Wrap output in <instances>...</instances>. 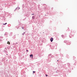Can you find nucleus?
Instances as JSON below:
<instances>
[{
  "label": "nucleus",
  "mask_w": 77,
  "mask_h": 77,
  "mask_svg": "<svg viewBox=\"0 0 77 77\" xmlns=\"http://www.w3.org/2000/svg\"><path fill=\"white\" fill-rule=\"evenodd\" d=\"M27 51H28V50H26V52H27Z\"/></svg>",
  "instance_id": "nucleus-11"
},
{
  "label": "nucleus",
  "mask_w": 77,
  "mask_h": 77,
  "mask_svg": "<svg viewBox=\"0 0 77 77\" xmlns=\"http://www.w3.org/2000/svg\"><path fill=\"white\" fill-rule=\"evenodd\" d=\"M7 24V23H5V24H4L3 25H6V24Z\"/></svg>",
  "instance_id": "nucleus-6"
},
{
  "label": "nucleus",
  "mask_w": 77,
  "mask_h": 77,
  "mask_svg": "<svg viewBox=\"0 0 77 77\" xmlns=\"http://www.w3.org/2000/svg\"><path fill=\"white\" fill-rule=\"evenodd\" d=\"M23 35H24V34H23Z\"/></svg>",
  "instance_id": "nucleus-12"
},
{
  "label": "nucleus",
  "mask_w": 77,
  "mask_h": 77,
  "mask_svg": "<svg viewBox=\"0 0 77 77\" xmlns=\"http://www.w3.org/2000/svg\"><path fill=\"white\" fill-rule=\"evenodd\" d=\"M23 28V29H24V28Z\"/></svg>",
  "instance_id": "nucleus-14"
},
{
  "label": "nucleus",
  "mask_w": 77,
  "mask_h": 77,
  "mask_svg": "<svg viewBox=\"0 0 77 77\" xmlns=\"http://www.w3.org/2000/svg\"><path fill=\"white\" fill-rule=\"evenodd\" d=\"M33 73H35V71H33Z\"/></svg>",
  "instance_id": "nucleus-8"
},
{
  "label": "nucleus",
  "mask_w": 77,
  "mask_h": 77,
  "mask_svg": "<svg viewBox=\"0 0 77 77\" xmlns=\"http://www.w3.org/2000/svg\"><path fill=\"white\" fill-rule=\"evenodd\" d=\"M31 57H33V55L32 54H31Z\"/></svg>",
  "instance_id": "nucleus-5"
},
{
  "label": "nucleus",
  "mask_w": 77,
  "mask_h": 77,
  "mask_svg": "<svg viewBox=\"0 0 77 77\" xmlns=\"http://www.w3.org/2000/svg\"><path fill=\"white\" fill-rule=\"evenodd\" d=\"M30 57H31V56H32L31 55H30Z\"/></svg>",
  "instance_id": "nucleus-7"
},
{
  "label": "nucleus",
  "mask_w": 77,
  "mask_h": 77,
  "mask_svg": "<svg viewBox=\"0 0 77 77\" xmlns=\"http://www.w3.org/2000/svg\"><path fill=\"white\" fill-rule=\"evenodd\" d=\"M32 19H34L35 17H34V16H33V17H32Z\"/></svg>",
  "instance_id": "nucleus-3"
},
{
  "label": "nucleus",
  "mask_w": 77,
  "mask_h": 77,
  "mask_svg": "<svg viewBox=\"0 0 77 77\" xmlns=\"http://www.w3.org/2000/svg\"><path fill=\"white\" fill-rule=\"evenodd\" d=\"M53 41V38H51V42H52Z\"/></svg>",
  "instance_id": "nucleus-1"
},
{
  "label": "nucleus",
  "mask_w": 77,
  "mask_h": 77,
  "mask_svg": "<svg viewBox=\"0 0 77 77\" xmlns=\"http://www.w3.org/2000/svg\"><path fill=\"white\" fill-rule=\"evenodd\" d=\"M9 42V43H7V44H9V45H10V42Z\"/></svg>",
  "instance_id": "nucleus-4"
},
{
  "label": "nucleus",
  "mask_w": 77,
  "mask_h": 77,
  "mask_svg": "<svg viewBox=\"0 0 77 77\" xmlns=\"http://www.w3.org/2000/svg\"><path fill=\"white\" fill-rule=\"evenodd\" d=\"M17 9L18 10H19L20 9V8L19 7H18L17 8Z\"/></svg>",
  "instance_id": "nucleus-2"
},
{
  "label": "nucleus",
  "mask_w": 77,
  "mask_h": 77,
  "mask_svg": "<svg viewBox=\"0 0 77 77\" xmlns=\"http://www.w3.org/2000/svg\"><path fill=\"white\" fill-rule=\"evenodd\" d=\"M34 15V13H33V14H32V15Z\"/></svg>",
  "instance_id": "nucleus-9"
},
{
  "label": "nucleus",
  "mask_w": 77,
  "mask_h": 77,
  "mask_svg": "<svg viewBox=\"0 0 77 77\" xmlns=\"http://www.w3.org/2000/svg\"><path fill=\"white\" fill-rule=\"evenodd\" d=\"M46 76H48V75H46Z\"/></svg>",
  "instance_id": "nucleus-10"
},
{
  "label": "nucleus",
  "mask_w": 77,
  "mask_h": 77,
  "mask_svg": "<svg viewBox=\"0 0 77 77\" xmlns=\"http://www.w3.org/2000/svg\"><path fill=\"white\" fill-rule=\"evenodd\" d=\"M32 59L33 58V57H32Z\"/></svg>",
  "instance_id": "nucleus-13"
}]
</instances>
